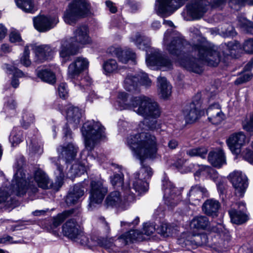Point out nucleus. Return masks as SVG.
<instances>
[{
  "instance_id": "obj_6",
  "label": "nucleus",
  "mask_w": 253,
  "mask_h": 253,
  "mask_svg": "<svg viewBox=\"0 0 253 253\" xmlns=\"http://www.w3.org/2000/svg\"><path fill=\"white\" fill-rule=\"evenodd\" d=\"M104 127L99 122L93 120L84 124L81 131L84 138L85 149L91 152L100 141L105 137Z\"/></svg>"
},
{
  "instance_id": "obj_11",
  "label": "nucleus",
  "mask_w": 253,
  "mask_h": 253,
  "mask_svg": "<svg viewBox=\"0 0 253 253\" xmlns=\"http://www.w3.org/2000/svg\"><path fill=\"white\" fill-rule=\"evenodd\" d=\"M62 233L65 236L82 245H87L89 242L88 238L74 219H69L63 224Z\"/></svg>"
},
{
  "instance_id": "obj_23",
  "label": "nucleus",
  "mask_w": 253,
  "mask_h": 253,
  "mask_svg": "<svg viewBox=\"0 0 253 253\" xmlns=\"http://www.w3.org/2000/svg\"><path fill=\"white\" fill-rule=\"evenodd\" d=\"M55 51V48H52L48 44L37 46L35 48L36 56L41 62L51 59Z\"/></svg>"
},
{
  "instance_id": "obj_25",
  "label": "nucleus",
  "mask_w": 253,
  "mask_h": 253,
  "mask_svg": "<svg viewBox=\"0 0 253 253\" xmlns=\"http://www.w3.org/2000/svg\"><path fill=\"white\" fill-rule=\"evenodd\" d=\"M207 114L209 121L214 125L220 124L224 119V114L218 103L211 105L207 109Z\"/></svg>"
},
{
  "instance_id": "obj_46",
  "label": "nucleus",
  "mask_w": 253,
  "mask_h": 253,
  "mask_svg": "<svg viewBox=\"0 0 253 253\" xmlns=\"http://www.w3.org/2000/svg\"><path fill=\"white\" fill-rule=\"evenodd\" d=\"M118 67V64L114 59H109L105 62L103 65V68L106 74L116 72Z\"/></svg>"
},
{
  "instance_id": "obj_55",
  "label": "nucleus",
  "mask_w": 253,
  "mask_h": 253,
  "mask_svg": "<svg viewBox=\"0 0 253 253\" xmlns=\"http://www.w3.org/2000/svg\"><path fill=\"white\" fill-rule=\"evenodd\" d=\"M208 176H209L211 178L213 181L216 182L217 186L219 188H222V181L220 180V181H218V179L219 177V175L218 173L213 169V172H209V174Z\"/></svg>"
},
{
  "instance_id": "obj_8",
  "label": "nucleus",
  "mask_w": 253,
  "mask_h": 253,
  "mask_svg": "<svg viewBox=\"0 0 253 253\" xmlns=\"http://www.w3.org/2000/svg\"><path fill=\"white\" fill-rule=\"evenodd\" d=\"M227 0H192L186 5V13L188 17H184L186 20L201 18L211 7L212 9H221Z\"/></svg>"
},
{
  "instance_id": "obj_37",
  "label": "nucleus",
  "mask_w": 253,
  "mask_h": 253,
  "mask_svg": "<svg viewBox=\"0 0 253 253\" xmlns=\"http://www.w3.org/2000/svg\"><path fill=\"white\" fill-rule=\"evenodd\" d=\"M36 75L42 81L53 84L56 82L55 74L51 70L44 69L36 70Z\"/></svg>"
},
{
  "instance_id": "obj_36",
  "label": "nucleus",
  "mask_w": 253,
  "mask_h": 253,
  "mask_svg": "<svg viewBox=\"0 0 253 253\" xmlns=\"http://www.w3.org/2000/svg\"><path fill=\"white\" fill-rule=\"evenodd\" d=\"M158 87L160 95L163 98L168 97L171 94V86L165 77L158 78Z\"/></svg>"
},
{
  "instance_id": "obj_47",
  "label": "nucleus",
  "mask_w": 253,
  "mask_h": 253,
  "mask_svg": "<svg viewBox=\"0 0 253 253\" xmlns=\"http://www.w3.org/2000/svg\"><path fill=\"white\" fill-rule=\"evenodd\" d=\"M22 132L18 130L16 128H14L10 136L9 141L13 146L17 145L22 141Z\"/></svg>"
},
{
  "instance_id": "obj_16",
  "label": "nucleus",
  "mask_w": 253,
  "mask_h": 253,
  "mask_svg": "<svg viewBox=\"0 0 253 253\" xmlns=\"http://www.w3.org/2000/svg\"><path fill=\"white\" fill-rule=\"evenodd\" d=\"M186 1V0H158L156 10L159 14H170L182 6Z\"/></svg>"
},
{
  "instance_id": "obj_2",
  "label": "nucleus",
  "mask_w": 253,
  "mask_h": 253,
  "mask_svg": "<svg viewBox=\"0 0 253 253\" xmlns=\"http://www.w3.org/2000/svg\"><path fill=\"white\" fill-rule=\"evenodd\" d=\"M118 96L124 103V109H132L134 112L144 118L139 124L142 129L154 130L160 127L157 119L160 116L161 111L158 103L153 99L140 95L131 97L129 102H127L126 93H120Z\"/></svg>"
},
{
  "instance_id": "obj_7",
  "label": "nucleus",
  "mask_w": 253,
  "mask_h": 253,
  "mask_svg": "<svg viewBox=\"0 0 253 253\" xmlns=\"http://www.w3.org/2000/svg\"><path fill=\"white\" fill-rule=\"evenodd\" d=\"M78 151V147L73 143L64 144L57 148L58 154V158H53L51 159L52 162L56 166L57 171L56 174L57 175L56 182H58V186H61L62 185L64 177L63 168L59 162V160H62L66 164L71 163L75 160Z\"/></svg>"
},
{
  "instance_id": "obj_28",
  "label": "nucleus",
  "mask_w": 253,
  "mask_h": 253,
  "mask_svg": "<svg viewBox=\"0 0 253 253\" xmlns=\"http://www.w3.org/2000/svg\"><path fill=\"white\" fill-rule=\"evenodd\" d=\"M142 240L143 233L137 230H130L118 238V240L121 242V246H125L134 241H140Z\"/></svg>"
},
{
  "instance_id": "obj_13",
  "label": "nucleus",
  "mask_w": 253,
  "mask_h": 253,
  "mask_svg": "<svg viewBox=\"0 0 253 253\" xmlns=\"http://www.w3.org/2000/svg\"><path fill=\"white\" fill-rule=\"evenodd\" d=\"M89 62L87 59L82 56L76 57L68 66V78L71 81L78 80L81 74L88 68Z\"/></svg>"
},
{
  "instance_id": "obj_51",
  "label": "nucleus",
  "mask_w": 253,
  "mask_h": 253,
  "mask_svg": "<svg viewBox=\"0 0 253 253\" xmlns=\"http://www.w3.org/2000/svg\"><path fill=\"white\" fill-rule=\"evenodd\" d=\"M213 172V169L210 167L201 165L199 167V169L195 173V175L200 176L201 175L208 176L209 172Z\"/></svg>"
},
{
  "instance_id": "obj_62",
  "label": "nucleus",
  "mask_w": 253,
  "mask_h": 253,
  "mask_svg": "<svg viewBox=\"0 0 253 253\" xmlns=\"http://www.w3.org/2000/svg\"><path fill=\"white\" fill-rule=\"evenodd\" d=\"M7 243L11 244H18L20 243V242L13 241V238L9 235L0 237V244H6Z\"/></svg>"
},
{
  "instance_id": "obj_56",
  "label": "nucleus",
  "mask_w": 253,
  "mask_h": 253,
  "mask_svg": "<svg viewBox=\"0 0 253 253\" xmlns=\"http://www.w3.org/2000/svg\"><path fill=\"white\" fill-rule=\"evenodd\" d=\"M243 49L247 53H253V39H249L245 42Z\"/></svg>"
},
{
  "instance_id": "obj_44",
  "label": "nucleus",
  "mask_w": 253,
  "mask_h": 253,
  "mask_svg": "<svg viewBox=\"0 0 253 253\" xmlns=\"http://www.w3.org/2000/svg\"><path fill=\"white\" fill-rule=\"evenodd\" d=\"M74 210L71 209L66 210L60 214H58L53 219L52 224L54 227H57L60 225L64 220L74 213Z\"/></svg>"
},
{
  "instance_id": "obj_40",
  "label": "nucleus",
  "mask_w": 253,
  "mask_h": 253,
  "mask_svg": "<svg viewBox=\"0 0 253 253\" xmlns=\"http://www.w3.org/2000/svg\"><path fill=\"white\" fill-rule=\"evenodd\" d=\"M231 220L234 223L241 224L245 222L247 220V216L243 211L232 209L229 211Z\"/></svg>"
},
{
  "instance_id": "obj_31",
  "label": "nucleus",
  "mask_w": 253,
  "mask_h": 253,
  "mask_svg": "<svg viewBox=\"0 0 253 253\" xmlns=\"http://www.w3.org/2000/svg\"><path fill=\"white\" fill-rule=\"evenodd\" d=\"M208 161L213 167L219 168L226 164L225 154L222 150L211 151L208 155Z\"/></svg>"
},
{
  "instance_id": "obj_50",
  "label": "nucleus",
  "mask_w": 253,
  "mask_h": 253,
  "mask_svg": "<svg viewBox=\"0 0 253 253\" xmlns=\"http://www.w3.org/2000/svg\"><path fill=\"white\" fill-rule=\"evenodd\" d=\"M29 46L26 45L24 48V51L20 59L21 63L26 67L29 66L31 64V60L29 59Z\"/></svg>"
},
{
  "instance_id": "obj_15",
  "label": "nucleus",
  "mask_w": 253,
  "mask_h": 253,
  "mask_svg": "<svg viewBox=\"0 0 253 253\" xmlns=\"http://www.w3.org/2000/svg\"><path fill=\"white\" fill-rule=\"evenodd\" d=\"M246 136L243 132L239 131L231 134L226 140V143L231 151L239 155L241 153V148L245 144Z\"/></svg>"
},
{
  "instance_id": "obj_4",
  "label": "nucleus",
  "mask_w": 253,
  "mask_h": 253,
  "mask_svg": "<svg viewBox=\"0 0 253 253\" xmlns=\"http://www.w3.org/2000/svg\"><path fill=\"white\" fill-rule=\"evenodd\" d=\"M130 41L134 42L139 49L146 51V62L147 66H160L168 69L171 68L172 63L170 60L162 56L158 49L150 47L151 40L149 38L137 33L130 38Z\"/></svg>"
},
{
  "instance_id": "obj_9",
  "label": "nucleus",
  "mask_w": 253,
  "mask_h": 253,
  "mask_svg": "<svg viewBox=\"0 0 253 253\" xmlns=\"http://www.w3.org/2000/svg\"><path fill=\"white\" fill-rule=\"evenodd\" d=\"M90 7L87 0H72L64 13L65 22L70 25L75 24L79 18L86 15Z\"/></svg>"
},
{
  "instance_id": "obj_60",
  "label": "nucleus",
  "mask_w": 253,
  "mask_h": 253,
  "mask_svg": "<svg viewBox=\"0 0 253 253\" xmlns=\"http://www.w3.org/2000/svg\"><path fill=\"white\" fill-rule=\"evenodd\" d=\"M240 47L239 43L236 42H230L227 44V47L229 49L231 55L234 54L233 51H235L239 49Z\"/></svg>"
},
{
  "instance_id": "obj_64",
  "label": "nucleus",
  "mask_w": 253,
  "mask_h": 253,
  "mask_svg": "<svg viewBox=\"0 0 253 253\" xmlns=\"http://www.w3.org/2000/svg\"><path fill=\"white\" fill-rule=\"evenodd\" d=\"M100 221L101 223V226L104 229L106 234H109L110 232V227L109 223L105 220L104 217H101Z\"/></svg>"
},
{
  "instance_id": "obj_61",
  "label": "nucleus",
  "mask_w": 253,
  "mask_h": 253,
  "mask_svg": "<svg viewBox=\"0 0 253 253\" xmlns=\"http://www.w3.org/2000/svg\"><path fill=\"white\" fill-rule=\"evenodd\" d=\"M243 128L249 132H253V114L250 116V120L243 124Z\"/></svg>"
},
{
  "instance_id": "obj_41",
  "label": "nucleus",
  "mask_w": 253,
  "mask_h": 253,
  "mask_svg": "<svg viewBox=\"0 0 253 253\" xmlns=\"http://www.w3.org/2000/svg\"><path fill=\"white\" fill-rule=\"evenodd\" d=\"M16 3L26 12L34 13L37 9L33 0H16Z\"/></svg>"
},
{
  "instance_id": "obj_32",
  "label": "nucleus",
  "mask_w": 253,
  "mask_h": 253,
  "mask_svg": "<svg viewBox=\"0 0 253 253\" xmlns=\"http://www.w3.org/2000/svg\"><path fill=\"white\" fill-rule=\"evenodd\" d=\"M183 114L186 122L192 123L197 120L199 112L195 103L192 102L185 106Z\"/></svg>"
},
{
  "instance_id": "obj_43",
  "label": "nucleus",
  "mask_w": 253,
  "mask_h": 253,
  "mask_svg": "<svg viewBox=\"0 0 253 253\" xmlns=\"http://www.w3.org/2000/svg\"><path fill=\"white\" fill-rule=\"evenodd\" d=\"M175 231L174 227L168 223H162L156 228V232L164 237L172 235Z\"/></svg>"
},
{
  "instance_id": "obj_29",
  "label": "nucleus",
  "mask_w": 253,
  "mask_h": 253,
  "mask_svg": "<svg viewBox=\"0 0 253 253\" xmlns=\"http://www.w3.org/2000/svg\"><path fill=\"white\" fill-rule=\"evenodd\" d=\"M105 205L107 207H113L125 209L126 203L123 201L120 193L118 191H114L110 193L105 199Z\"/></svg>"
},
{
  "instance_id": "obj_38",
  "label": "nucleus",
  "mask_w": 253,
  "mask_h": 253,
  "mask_svg": "<svg viewBox=\"0 0 253 253\" xmlns=\"http://www.w3.org/2000/svg\"><path fill=\"white\" fill-rule=\"evenodd\" d=\"M191 225L195 228L205 230L210 227V222L206 216L198 215L192 219Z\"/></svg>"
},
{
  "instance_id": "obj_52",
  "label": "nucleus",
  "mask_w": 253,
  "mask_h": 253,
  "mask_svg": "<svg viewBox=\"0 0 253 253\" xmlns=\"http://www.w3.org/2000/svg\"><path fill=\"white\" fill-rule=\"evenodd\" d=\"M75 85H79L81 87H84V86H88L92 83L91 79L87 76L84 77V78H81L80 76L78 80L72 81Z\"/></svg>"
},
{
  "instance_id": "obj_54",
  "label": "nucleus",
  "mask_w": 253,
  "mask_h": 253,
  "mask_svg": "<svg viewBox=\"0 0 253 253\" xmlns=\"http://www.w3.org/2000/svg\"><path fill=\"white\" fill-rule=\"evenodd\" d=\"M252 76L249 73L243 74L236 80L235 81V84L238 85L244 83L250 80Z\"/></svg>"
},
{
  "instance_id": "obj_34",
  "label": "nucleus",
  "mask_w": 253,
  "mask_h": 253,
  "mask_svg": "<svg viewBox=\"0 0 253 253\" xmlns=\"http://www.w3.org/2000/svg\"><path fill=\"white\" fill-rule=\"evenodd\" d=\"M132 184L133 190L137 192L138 195L144 193L148 190V182L140 178L139 173H134Z\"/></svg>"
},
{
  "instance_id": "obj_20",
  "label": "nucleus",
  "mask_w": 253,
  "mask_h": 253,
  "mask_svg": "<svg viewBox=\"0 0 253 253\" xmlns=\"http://www.w3.org/2000/svg\"><path fill=\"white\" fill-rule=\"evenodd\" d=\"M60 43L59 54L61 58H65L78 53L79 45L74 42L73 39H64L61 41Z\"/></svg>"
},
{
  "instance_id": "obj_42",
  "label": "nucleus",
  "mask_w": 253,
  "mask_h": 253,
  "mask_svg": "<svg viewBox=\"0 0 253 253\" xmlns=\"http://www.w3.org/2000/svg\"><path fill=\"white\" fill-rule=\"evenodd\" d=\"M97 244L102 247H104L107 249L113 250L116 246H121L120 245L121 242L118 240V238L114 240L113 238H104L103 237H99L97 239Z\"/></svg>"
},
{
  "instance_id": "obj_30",
  "label": "nucleus",
  "mask_w": 253,
  "mask_h": 253,
  "mask_svg": "<svg viewBox=\"0 0 253 253\" xmlns=\"http://www.w3.org/2000/svg\"><path fill=\"white\" fill-rule=\"evenodd\" d=\"M82 117L81 111L79 108L69 106L66 111V119L68 124L72 125L73 127H77L80 123Z\"/></svg>"
},
{
  "instance_id": "obj_24",
  "label": "nucleus",
  "mask_w": 253,
  "mask_h": 253,
  "mask_svg": "<svg viewBox=\"0 0 253 253\" xmlns=\"http://www.w3.org/2000/svg\"><path fill=\"white\" fill-rule=\"evenodd\" d=\"M109 52L113 56L118 57L119 60L123 63H126L129 60L134 61L135 54L130 50H122L121 48L111 47Z\"/></svg>"
},
{
  "instance_id": "obj_3",
  "label": "nucleus",
  "mask_w": 253,
  "mask_h": 253,
  "mask_svg": "<svg viewBox=\"0 0 253 253\" xmlns=\"http://www.w3.org/2000/svg\"><path fill=\"white\" fill-rule=\"evenodd\" d=\"M127 144L133 155L140 160L141 168L137 173H140V178L146 181L152 176L153 171L149 166L143 164V161L156 157L158 151L156 137L149 132H142L128 137Z\"/></svg>"
},
{
  "instance_id": "obj_1",
  "label": "nucleus",
  "mask_w": 253,
  "mask_h": 253,
  "mask_svg": "<svg viewBox=\"0 0 253 253\" xmlns=\"http://www.w3.org/2000/svg\"><path fill=\"white\" fill-rule=\"evenodd\" d=\"M189 45L187 42L181 36L172 37L171 42L167 44V49L171 54L178 57L180 65L189 72L201 74L203 71L201 61L209 66H216L220 60L219 52L207 42L194 44L193 50L196 53L199 60L193 57L184 55V49Z\"/></svg>"
},
{
  "instance_id": "obj_33",
  "label": "nucleus",
  "mask_w": 253,
  "mask_h": 253,
  "mask_svg": "<svg viewBox=\"0 0 253 253\" xmlns=\"http://www.w3.org/2000/svg\"><path fill=\"white\" fill-rule=\"evenodd\" d=\"M34 179L38 186L42 189H48L52 186L48 175L41 169H38L35 171Z\"/></svg>"
},
{
  "instance_id": "obj_39",
  "label": "nucleus",
  "mask_w": 253,
  "mask_h": 253,
  "mask_svg": "<svg viewBox=\"0 0 253 253\" xmlns=\"http://www.w3.org/2000/svg\"><path fill=\"white\" fill-rule=\"evenodd\" d=\"M4 66L6 69V72L9 74H13V77L11 81V84L12 86L16 88L19 85V81L16 77H22L24 76V73L21 70L18 69L17 68L10 65L9 64H5Z\"/></svg>"
},
{
  "instance_id": "obj_18",
  "label": "nucleus",
  "mask_w": 253,
  "mask_h": 253,
  "mask_svg": "<svg viewBox=\"0 0 253 253\" xmlns=\"http://www.w3.org/2000/svg\"><path fill=\"white\" fill-rule=\"evenodd\" d=\"M209 195L208 191L205 187L196 184L191 187L187 194V198L190 203L197 205L202 199L208 197Z\"/></svg>"
},
{
  "instance_id": "obj_59",
  "label": "nucleus",
  "mask_w": 253,
  "mask_h": 253,
  "mask_svg": "<svg viewBox=\"0 0 253 253\" xmlns=\"http://www.w3.org/2000/svg\"><path fill=\"white\" fill-rule=\"evenodd\" d=\"M67 87V84L65 83H61L59 84L58 91L60 97L65 98L67 96L68 91Z\"/></svg>"
},
{
  "instance_id": "obj_5",
  "label": "nucleus",
  "mask_w": 253,
  "mask_h": 253,
  "mask_svg": "<svg viewBox=\"0 0 253 253\" xmlns=\"http://www.w3.org/2000/svg\"><path fill=\"white\" fill-rule=\"evenodd\" d=\"M25 165V159L23 157H20L17 159L15 167L17 168V171L14 174V180L13 181L12 192L16 195L23 196L28 191L30 193H36L38 191V188L33 181H31L32 178L26 179V174L22 169Z\"/></svg>"
},
{
  "instance_id": "obj_49",
  "label": "nucleus",
  "mask_w": 253,
  "mask_h": 253,
  "mask_svg": "<svg viewBox=\"0 0 253 253\" xmlns=\"http://www.w3.org/2000/svg\"><path fill=\"white\" fill-rule=\"evenodd\" d=\"M246 3L250 5H253V0H229V6L236 10L239 9Z\"/></svg>"
},
{
  "instance_id": "obj_53",
  "label": "nucleus",
  "mask_w": 253,
  "mask_h": 253,
  "mask_svg": "<svg viewBox=\"0 0 253 253\" xmlns=\"http://www.w3.org/2000/svg\"><path fill=\"white\" fill-rule=\"evenodd\" d=\"M243 158L251 164H253V152L246 148L241 153Z\"/></svg>"
},
{
  "instance_id": "obj_63",
  "label": "nucleus",
  "mask_w": 253,
  "mask_h": 253,
  "mask_svg": "<svg viewBox=\"0 0 253 253\" xmlns=\"http://www.w3.org/2000/svg\"><path fill=\"white\" fill-rule=\"evenodd\" d=\"M9 40L11 42H20L21 41L20 35L18 32H12L9 35Z\"/></svg>"
},
{
  "instance_id": "obj_14",
  "label": "nucleus",
  "mask_w": 253,
  "mask_h": 253,
  "mask_svg": "<svg viewBox=\"0 0 253 253\" xmlns=\"http://www.w3.org/2000/svg\"><path fill=\"white\" fill-rule=\"evenodd\" d=\"M229 178L235 189L236 195L243 197L248 186L246 175L241 171H235L229 174Z\"/></svg>"
},
{
  "instance_id": "obj_48",
  "label": "nucleus",
  "mask_w": 253,
  "mask_h": 253,
  "mask_svg": "<svg viewBox=\"0 0 253 253\" xmlns=\"http://www.w3.org/2000/svg\"><path fill=\"white\" fill-rule=\"evenodd\" d=\"M34 116L32 113L28 112H24L21 122L22 127L25 129L28 128L34 123Z\"/></svg>"
},
{
  "instance_id": "obj_45",
  "label": "nucleus",
  "mask_w": 253,
  "mask_h": 253,
  "mask_svg": "<svg viewBox=\"0 0 253 253\" xmlns=\"http://www.w3.org/2000/svg\"><path fill=\"white\" fill-rule=\"evenodd\" d=\"M208 153V149L205 147H199L190 149L186 151V154L190 157L199 156L205 158Z\"/></svg>"
},
{
  "instance_id": "obj_26",
  "label": "nucleus",
  "mask_w": 253,
  "mask_h": 253,
  "mask_svg": "<svg viewBox=\"0 0 253 253\" xmlns=\"http://www.w3.org/2000/svg\"><path fill=\"white\" fill-rule=\"evenodd\" d=\"M84 188L79 184L71 188L66 198V203L68 206L76 204L84 195Z\"/></svg>"
},
{
  "instance_id": "obj_21",
  "label": "nucleus",
  "mask_w": 253,
  "mask_h": 253,
  "mask_svg": "<svg viewBox=\"0 0 253 253\" xmlns=\"http://www.w3.org/2000/svg\"><path fill=\"white\" fill-rule=\"evenodd\" d=\"M73 37L70 38L77 44L85 45L91 42L89 36V31L87 27L83 25L78 27L74 31Z\"/></svg>"
},
{
  "instance_id": "obj_35",
  "label": "nucleus",
  "mask_w": 253,
  "mask_h": 253,
  "mask_svg": "<svg viewBox=\"0 0 253 253\" xmlns=\"http://www.w3.org/2000/svg\"><path fill=\"white\" fill-rule=\"evenodd\" d=\"M208 238L205 233L192 234L185 240V244L192 246H200L208 242Z\"/></svg>"
},
{
  "instance_id": "obj_19",
  "label": "nucleus",
  "mask_w": 253,
  "mask_h": 253,
  "mask_svg": "<svg viewBox=\"0 0 253 253\" xmlns=\"http://www.w3.org/2000/svg\"><path fill=\"white\" fill-rule=\"evenodd\" d=\"M111 183L113 187L118 188L122 187L125 193V197L127 202H131L135 199V194L130 190L129 185H123L124 183V175L121 174H115L110 177Z\"/></svg>"
},
{
  "instance_id": "obj_58",
  "label": "nucleus",
  "mask_w": 253,
  "mask_h": 253,
  "mask_svg": "<svg viewBox=\"0 0 253 253\" xmlns=\"http://www.w3.org/2000/svg\"><path fill=\"white\" fill-rule=\"evenodd\" d=\"M243 28L248 33L253 35V22L246 19L244 20Z\"/></svg>"
},
{
  "instance_id": "obj_27",
  "label": "nucleus",
  "mask_w": 253,
  "mask_h": 253,
  "mask_svg": "<svg viewBox=\"0 0 253 253\" xmlns=\"http://www.w3.org/2000/svg\"><path fill=\"white\" fill-rule=\"evenodd\" d=\"M220 204L218 201L214 199L206 200L202 206V211L205 214L213 217H217Z\"/></svg>"
},
{
  "instance_id": "obj_10",
  "label": "nucleus",
  "mask_w": 253,
  "mask_h": 253,
  "mask_svg": "<svg viewBox=\"0 0 253 253\" xmlns=\"http://www.w3.org/2000/svg\"><path fill=\"white\" fill-rule=\"evenodd\" d=\"M88 208L92 210L96 205L100 204L108 192V188L101 178L92 179L90 183Z\"/></svg>"
},
{
  "instance_id": "obj_57",
  "label": "nucleus",
  "mask_w": 253,
  "mask_h": 253,
  "mask_svg": "<svg viewBox=\"0 0 253 253\" xmlns=\"http://www.w3.org/2000/svg\"><path fill=\"white\" fill-rule=\"evenodd\" d=\"M155 230L156 229L153 224L146 223L144 225L143 233H142L149 236L152 234Z\"/></svg>"
},
{
  "instance_id": "obj_22",
  "label": "nucleus",
  "mask_w": 253,
  "mask_h": 253,
  "mask_svg": "<svg viewBox=\"0 0 253 253\" xmlns=\"http://www.w3.org/2000/svg\"><path fill=\"white\" fill-rule=\"evenodd\" d=\"M167 186L164 189V195L165 204L168 206L173 207L175 206L179 200L176 195L175 191L176 188L172 185L170 182H166Z\"/></svg>"
},
{
  "instance_id": "obj_12",
  "label": "nucleus",
  "mask_w": 253,
  "mask_h": 253,
  "mask_svg": "<svg viewBox=\"0 0 253 253\" xmlns=\"http://www.w3.org/2000/svg\"><path fill=\"white\" fill-rule=\"evenodd\" d=\"M139 84L146 86L151 85V81L146 73H142L137 76L128 75L124 81V87L128 91L139 92Z\"/></svg>"
},
{
  "instance_id": "obj_17",
  "label": "nucleus",
  "mask_w": 253,
  "mask_h": 253,
  "mask_svg": "<svg viewBox=\"0 0 253 253\" xmlns=\"http://www.w3.org/2000/svg\"><path fill=\"white\" fill-rule=\"evenodd\" d=\"M35 28L40 32H45L53 28L59 22L56 16H40L33 19Z\"/></svg>"
}]
</instances>
